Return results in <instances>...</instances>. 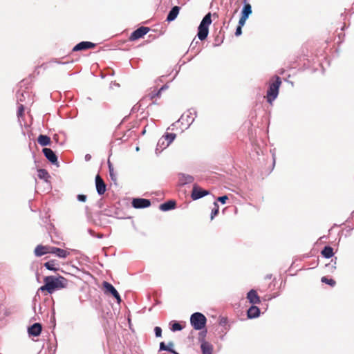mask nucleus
<instances>
[{"label": "nucleus", "instance_id": "nucleus-1", "mask_svg": "<svg viewBox=\"0 0 354 354\" xmlns=\"http://www.w3.org/2000/svg\"><path fill=\"white\" fill-rule=\"evenodd\" d=\"M44 285L40 287L39 290H46L49 294L66 287L68 283L67 279L62 276H47L44 279Z\"/></svg>", "mask_w": 354, "mask_h": 354}, {"label": "nucleus", "instance_id": "nucleus-2", "mask_svg": "<svg viewBox=\"0 0 354 354\" xmlns=\"http://www.w3.org/2000/svg\"><path fill=\"white\" fill-rule=\"evenodd\" d=\"M274 77L275 80L273 82L270 83L267 91V102L270 104H272L277 97L279 87L281 84V78L279 76L275 75Z\"/></svg>", "mask_w": 354, "mask_h": 354}, {"label": "nucleus", "instance_id": "nucleus-3", "mask_svg": "<svg viewBox=\"0 0 354 354\" xmlns=\"http://www.w3.org/2000/svg\"><path fill=\"white\" fill-rule=\"evenodd\" d=\"M190 322L195 330L203 329L206 324L207 319L201 313H194L191 315Z\"/></svg>", "mask_w": 354, "mask_h": 354}, {"label": "nucleus", "instance_id": "nucleus-4", "mask_svg": "<svg viewBox=\"0 0 354 354\" xmlns=\"http://www.w3.org/2000/svg\"><path fill=\"white\" fill-rule=\"evenodd\" d=\"M196 117V111L194 109H190L182 115L179 120L181 121L182 124L186 122L187 127H189L194 121Z\"/></svg>", "mask_w": 354, "mask_h": 354}, {"label": "nucleus", "instance_id": "nucleus-5", "mask_svg": "<svg viewBox=\"0 0 354 354\" xmlns=\"http://www.w3.org/2000/svg\"><path fill=\"white\" fill-rule=\"evenodd\" d=\"M131 203L136 209L146 208L151 205L150 200L142 198H133Z\"/></svg>", "mask_w": 354, "mask_h": 354}, {"label": "nucleus", "instance_id": "nucleus-6", "mask_svg": "<svg viewBox=\"0 0 354 354\" xmlns=\"http://www.w3.org/2000/svg\"><path fill=\"white\" fill-rule=\"evenodd\" d=\"M149 31V28L141 26L134 30L130 36V39L134 41L142 37Z\"/></svg>", "mask_w": 354, "mask_h": 354}, {"label": "nucleus", "instance_id": "nucleus-7", "mask_svg": "<svg viewBox=\"0 0 354 354\" xmlns=\"http://www.w3.org/2000/svg\"><path fill=\"white\" fill-rule=\"evenodd\" d=\"M45 157L53 165H58L57 156L50 148H44L42 150Z\"/></svg>", "mask_w": 354, "mask_h": 354}, {"label": "nucleus", "instance_id": "nucleus-8", "mask_svg": "<svg viewBox=\"0 0 354 354\" xmlns=\"http://www.w3.org/2000/svg\"><path fill=\"white\" fill-rule=\"evenodd\" d=\"M95 187L99 195H102L106 192V185L99 174L95 176Z\"/></svg>", "mask_w": 354, "mask_h": 354}, {"label": "nucleus", "instance_id": "nucleus-9", "mask_svg": "<svg viewBox=\"0 0 354 354\" xmlns=\"http://www.w3.org/2000/svg\"><path fill=\"white\" fill-rule=\"evenodd\" d=\"M208 194V191L199 188L197 186H194L191 196L193 200H198Z\"/></svg>", "mask_w": 354, "mask_h": 354}, {"label": "nucleus", "instance_id": "nucleus-10", "mask_svg": "<svg viewBox=\"0 0 354 354\" xmlns=\"http://www.w3.org/2000/svg\"><path fill=\"white\" fill-rule=\"evenodd\" d=\"M95 46V44L92 43L91 41H81L76 44L73 48V51H80V50H84L90 48H93Z\"/></svg>", "mask_w": 354, "mask_h": 354}, {"label": "nucleus", "instance_id": "nucleus-11", "mask_svg": "<svg viewBox=\"0 0 354 354\" xmlns=\"http://www.w3.org/2000/svg\"><path fill=\"white\" fill-rule=\"evenodd\" d=\"M50 253L54 254L57 257L62 259L66 258L69 255V252L64 249L50 246Z\"/></svg>", "mask_w": 354, "mask_h": 354}, {"label": "nucleus", "instance_id": "nucleus-12", "mask_svg": "<svg viewBox=\"0 0 354 354\" xmlns=\"http://www.w3.org/2000/svg\"><path fill=\"white\" fill-rule=\"evenodd\" d=\"M41 330V324L39 323H35L28 327V332L30 335L37 337L40 335Z\"/></svg>", "mask_w": 354, "mask_h": 354}, {"label": "nucleus", "instance_id": "nucleus-13", "mask_svg": "<svg viewBox=\"0 0 354 354\" xmlns=\"http://www.w3.org/2000/svg\"><path fill=\"white\" fill-rule=\"evenodd\" d=\"M247 299L252 304H259L261 302L259 296L255 290H250L247 294Z\"/></svg>", "mask_w": 354, "mask_h": 354}, {"label": "nucleus", "instance_id": "nucleus-14", "mask_svg": "<svg viewBox=\"0 0 354 354\" xmlns=\"http://www.w3.org/2000/svg\"><path fill=\"white\" fill-rule=\"evenodd\" d=\"M50 247L48 245H38L35 248V255L36 257H41L46 254L50 253Z\"/></svg>", "mask_w": 354, "mask_h": 354}, {"label": "nucleus", "instance_id": "nucleus-15", "mask_svg": "<svg viewBox=\"0 0 354 354\" xmlns=\"http://www.w3.org/2000/svg\"><path fill=\"white\" fill-rule=\"evenodd\" d=\"M201 349L202 354H212L213 346L209 342L203 339L201 341Z\"/></svg>", "mask_w": 354, "mask_h": 354}, {"label": "nucleus", "instance_id": "nucleus-16", "mask_svg": "<svg viewBox=\"0 0 354 354\" xmlns=\"http://www.w3.org/2000/svg\"><path fill=\"white\" fill-rule=\"evenodd\" d=\"M179 6H175L172 7L167 15V21L171 22L175 20L179 13Z\"/></svg>", "mask_w": 354, "mask_h": 354}, {"label": "nucleus", "instance_id": "nucleus-17", "mask_svg": "<svg viewBox=\"0 0 354 354\" xmlns=\"http://www.w3.org/2000/svg\"><path fill=\"white\" fill-rule=\"evenodd\" d=\"M259 315H260L259 308L256 306H254V305L250 306L247 311L248 317L250 319L257 318L259 316Z\"/></svg>", "mask_w": 354, "mask_h": 354}, {"label": "nucleus", "instance_id": "nucleus-18", "mask_svg": "<svg viewBox=\"0 0 354 354\" xmlns=\"http://www.w3.org/2000/svg\"><path fill=\"white\" fill-rule=\"evenodd\" d=\"M176 207V202L175 201L170 200L164 203H162L159 208L161 211L167 212L171 209H174Z\"/></svg>", "mask_w": 354, "mask_h": 354}, {"label": "nucleus", "instance_id": "nucleus-19", "mask_svg": "<svg viewBox=\"0 0 354 354\" xmlns=\"http://www.w3.org/2000/svg\"><path fill=\"white\" fill-rule=\"evenodd\" d=\"M102 285H103V288L104 289V292L106 294H110L113 297L114 295H115L118 293L117 290L110 283H109L107 281H104Z\"/></svg>", "mask_w": 354, "mask_h": 354}, {"label": "nucleus", "instance_id": "nucleus-20", "mask_svg": "<svg viewBox=\"0 0 354 354\" xmlns=\"http://www.w3.org/2000/svg\"><path fill=\"white\" fill-rule=\"evenodd\" d=\"M243 2L244 5L241 10V16L248 18L252 12V6L250 3H247V0H243Z\"/></svg>", "mask_w": 354, "mask_h": 354}, {"label": "nucleus", "instance_id": "nucleus-21", "mask_svg": "<svg viewBox=\"0 0 354 354\" xmlns=\"http://www.w3.org/2000/svg\"><path fill=\"white\" fill-rule=\"evenodd\" d=\"M209 33V28L199 26L198 28V37L200 40L205 39Z\"/></svg>", "mask_w": 354, "mask_h": 354}, {"label": "nucleus", "instance_id": "nucleus-22", "mask_svg": "<svg viewBox=\"0 0 354 354\" xmlns=\"http://www.w3.org/2000/svg\"><path fill=\"white\" fill-rule=\"evenodd\" d=\"M169 145L167 142V141L165 140V139L163 138V137L162 136L158 143H157V146H156V153L158 154V153H160L163 149H166Z\"/></svg>", "mask_w": 354, "mask_h": 354}, {"label": "nucleus", "instance_id": "nucleus-23", "mask_svg": "<svg viewBox=\"0 0 354 354\" xmlns=\"http://www.w3.org/2000/svg\"><path fill=\"white\" fill-rule=\"evenodd\" d=\"M37 142L40 145L43 147L50 145L51 142L50 137L43 134H41L38 136Z\"/></svg>", "mask_w": 354, "mask_h": 354}, {"label": "nucleus", "instance_id": "nucleus-24", "mask_svg": "<svg viewBox=\"0 0 354 354\" xmlns=\"http://www.w3.org/2000/svg\"><path fill=\"white\" fill-rule=\"evenodd\" d=\"M179 180H180V182L181 184L186 185V184L192 183L194 181V178L191 175L180 174Z\"/></svg>", "mask_w": 354, "mask_h": 354}, {"label": "nucleus", "instance_id": "nucleus-25", "mask_svg": "<svg viewBox=\"0 0 354 354\" xmlns=\"http://www.w3.org/2000/svg\"><path fill=\"white\" fill-rule=\"evenodd\" d=\"M321 254L326 259L331 258L334 255L333 249L332 247L326 245L323 248Z\"/></svg>", "mask_w": 354, "mask_h": 354}, {"label": "nucleus", "instance_id": "nucleus-26", "mask_svg": "<svg viewBox=\"0 0 354 354\" xmlns=\"http://www.w3.org/2000/svg\"><path fill=\"white\" fill-rule=\"evenodd\" d=\"M211 23H212L211 13L209 12L205 15V17L202 19L199 26L209 28V26L211 24Z\"/></svg>", "mask_w": 354, "mask_h": 354}, {"label": "nucleus", "instance_id": "nucleus-27", "mask_svg": "<svg viewBox=\"0 0 354 354\" xmlns=\"http://www.w3.org/2000/svg\"><path fill=\"white\" fill-rule=\"evenodd\" d=\"M37 173L38 178L40 179L47 180V179L50 177L48 171L44 169H38Z\"/></svg>", "mask_w": 354, "mask_h": 354}, {"label": "nucleus", "instance_id": "nucleus-28", "mask_svg": "<svg viewBox=\"0 0 354 354\" xmlns=\"http://www.w3.org/2000/svg\"><path fill=\"white\" fill-rule=\"evenodd\" d=\"M162 137L170 145L176 138V135L174 133H166Z\"/></svg>", "mask_w": 354, "mask_h": 354}, {"label": "nucleus", "instance_id": "nucleus-29", "mask_svg": "<svg viewBox=\"0 0 354 354\" xmlns=\"http://www.w3.org/2000/svg\"><path fill=\"white\" fill-rule=\"evenodd\" d=\"M170 324H171V330L174 332L179 331L183 329V326H181V324L176 321L171 322Z\"/></svg>", "mask_w": 354, "mask_h": 354}, {"label": "nucleus", "instance_id": "nucleus-30", "mask_svg": "<svg viewBox=\"0 0 354 354\" xmlns=\"http://www.w3.org/2000/svg\"><path fill=\"white\" fill-rule=\"evenodd\" d=\"M44 266L46 269L52 271H56L57 269L55 268V261H49L44 263Z\"/></svg>", "mask_w": 354, "mask_h": 354}, {"label": "nucleus", "instance_id": "nucleus-31", "mask_svg": "<svg viewBox=\"0 0 354 354\" xmlns=\"http://www.w3.org/2000/svg\"><path fill=\"white\" fill-rule=\"evenodd\" d=\"M321 281L322 283L328 284L329 286H330L332 287H333L336 283L335 280H333V279H328L326 277H322Z\"/></svg>", "mask_w": 354, "mask_h": 354}, {"label": "nucleus", "instance_id": "nucleus-32", "mask_svg": "<svg viewBox=\"0 0 354 354\" xmlns=\"http://www.w3.org/2000/svg\"><path fill=\"white\" fill-rule=\"evenodd\" d=\"M214 207L212 209L211 212V220H213L214 218L218 214V205L217 202L214 203Z\"/></svg>", "mask_w": 354, "mask_h": 354}, {"label": "nucleus", "instance_id": "nucleus-33", "mask_svg": "<svg viewBox=\"0 0 354 354\" xmlns=\"http://www.w3.org/2000/svg\"><path fill=\"white\" fill-rule=\"evenodd\" d=\"M336 260L337 258L332 259L330 263L326 265V267L328 269L329 271L333 272L336 268Z\"/></svg>", "mask_w": 354, "mask_h": 354}, {"label": "nucleus", "instance_id": "nucleus-34", "mask_svg": "<svg viewBox=\"0 0 354 354\" xmlns=\"http://www.w3.org/2000/svg\"><path fill=\"white\" fill-rule=\"evenodd\" d=\"M108 164H109V170L110 177L111 178L112 180L115 181V180H116V176L114 174L113 167L109 161L108 162Z\"/></svg>", "mask_w": 354, "mask_h": 354}, {"label": "nucleus", "instance_id": "nucleus-35", "mask_svg": "<svg viewBox=\"0 0 354 354\" xmlns=\"http://www.w3.org/2000/svg\"><path fill=\"white\" fill-rule=\"evenodd\" d=\"M167 346V349H166V351H168L172 354H178V352H176L174 349H173L174 343L172 342H168Z\"/></svg>", "mask_w": 354, "mask_h": 354}, {"label": "nucleus", "instance_id": "nucleus-36", "mask_svg": "<svg viewBox=\"0 0 354 354\" xmlns=\"http://www.w3.org/2000/svg\"><path fill=\"white\" fill-rule=\"evenodd\" d=\"M154 333L156 337H160L162 336V328L159 326L154 328Z\"/></svg>", "mask_w": 354, "mask_h": 354}, {"label": "nucleus", "instance_id": "nucleus-37", "mask_svg": "<svg viewBox=\"0 0 354 354\" xmlns=\"http://www.w3.org/2000/svg\"><path fill=\"white\" fill-rule=\"evenodd\" d=\"M248 18L247 17H244L243 16H241L240 19H239V26H241L243 27L245 24V21L246 20L248 19Z\"/></svg>", "mask_w": 354, "mask_h": 354}, {"label": "nucleus", "instance_id": "nucleus-38", "mask_svg": "<svg viewBox=\"0 0 354 354\" xmlns=\"http://www.w3.org/2000/svg\"><path fill=\"white\" fill-rule=\"evenodd\" d=\"M24 111V106L22 104H20L18 107L17 115L18 117L22 116Z\"/></svg>", "mask_w": 354, "mask_h": 354}, {"label": "nucleus", "instance_id": "nucleus-39", "mask_svg": "<svg viewBox=\"0 0 354 354\" xmlns=\"http://www.w3.org/2000/svg\"><path fill=\"white\" fill-rule=\"evenodd\" d=\"M77 199L80 202H86L87 196L84 194H78L77 196Z\"/></svg>", "mask_w": 354, "mask_h": 354}, {"label": "nucleus", "instance_id": "nucleus-40", "mask_svg": "<svg viewBox=\"0 0 354 354\" xmlns=\"http://www.w3.org/2000/svg\"><path fill=\"white\" fill-rule=\"evenodd\" d=\"M227 199H228V197L226 195H225V196H219L217 198V201L221 202L222 204H225Z\"/></svg>", "mask_w": 354, "mask_h": 354}, {"label": "nucleus", "instance_id": "nucleus-41", "mask_svg": "<svg viewBox=\"0 0 354 354\" xmlns=\"http://www.w3.org/2000/svg\"><path fill=\"white\" fill-rule=\"evenodd\" d=\"M242 34V27L241 26H237L236 31H235V35L236 37L240 36Z\"/></svg>", "mask_w": 354, "mask_h": 354}, {"label": "nucleus", "instance_id": "nucleus-42", "mask_svg": "<svg viewBox=\"0 0 354 354\" xmlns=\"http://www.w3.org/2000/svg\"><path fill=\"white\" fill-rule=\"evenodd\" d=\"M166 349H167V346L165 344V342H160V343L159 350L160 351H166Z\"/></svg>", "mask_w": 354, "mask_h": 354}, {"label": "nucleus", "instance_id": "nucleus-43", "mask_svg": "<svg viewBox=\"0 0 354 354\" xmlns=\"http://www.w3.org/2000/svg\"><path fill=\"white\" fill-rule=\"evenodd\" d=\"M24 94L25 93H17V100L20 101V102H22L24 100V97H25Z\"/></svg>", "mask_w": 354, "mask_h": 354}, {"label": "nucleus", "instance_id": "nucleus-44", "mask_svg": "<svg viewBox=\"0 0 354 354\" xmlns=\"http://www.w3.org/2000/svg\"><path fill=\"white\" fill-rule=\"evenodd\" d=\"M113 297L117 300V302L120 304L122 301L120 294L118 292Z\"/></svg>", "mask_w": 354, "mask_h": 354}, {"label": "nucleus", "instance_id": "nucleus-45", "mask_svg": "<svg viewBox=\"0 0 354 354\" xmlns=\"http://www.w3.org/2000/svg\"><path fill=\"white\" fill-rule=\"evenodd\" d=\"M50 63H57V64H66L67 62H61L60 61L57 60V59H53L52 60L51 62H50Z\"/></svg>", "mask_w": 354, "mask_h": 354}, {"label": "nucleus", "instance_id": "nucleus-46", "mask_svg": "<svg viewBox=\"0 0 354 354\" xmlns=\"http://www.w3.org/2000/svg\"><path fill=\"white\" fill-rule=\"evenodd\" d=\"M227 318H224V317H223V318L221 319V321H220V324H221V325H225V324H227Z\"/></svg>", "mask_w": 354, "mask_h": 354}, {"label": "nucleus", "instance_id": "nucleus-47", "mask_svg": "<svg viewBox=\"0 0 354 354\" xmlns=\"http://www.w3.org/2000/svg\"><path fill=\"white\" fill-rule=\"evenodd\" d=\"M91 158V156L90 154L85 155L84 159L86 161H89Z\"/></svg>", "mask_w": 354, "mask_h": 354}, {"label": "nucleus", "instance_id": "nucleus-48", "mask_svg": "<svg viewBox=\"0 0 354 354\" xmlns=\"http://www.w3.org/2000/svg\"><path fill=\"white\" fill-rule=\"evenodd\" d=\"M167 88H168V86H167V85H163V86L160 88V90L162 91H164V90L167 89Z\"/></svg>", "mask_w": 354, "mask_h": 354}, {"label": "nucleus", "instance_id": "nucleus-49", "mask_svg": "<svg viewBox=\"0 0 354 354\" xmlns=\"http://www.w3.org/2000/svg\"><path fill=\"white\" fill-rule=\"evenodd\" d=\"M162 91H160V89L156 93V95L157 97H159L160 93H161Z\"/></svg>", "mask_w": 354, "mask_h": 354}, {"label": "nucleus", "instance_id": "nucleus-50", "mask_svg": "<svg viewBox=\"0 0 354 354\" xmlns=\"http://www.w3.org/2000/svg\"><path fill=\"white\" fill-rule=\"evenodd\" d=\"M157 97V96L156 95V93H152V94H151V98L152 99V98H153V97Z\"/></svg>", "mask_w": 354, "mask_h": 354}, {"label": "nucleus", "instance_id": "nucleus-51", "mask_svg": "<svg viewBox=\"0 0 354 354\" xmlns=\"http://www.w3.org/2000/svg\"><path fill=\"white\" fill-rule=\"evenodd\" d=\"M88 232H89V233H90L91 235H93V231H92L91 230H88Z\"/></svg>", "mask_w": 354, "mask_h": 354}, {"label": "nucleus", "instance_id": "nucleus-52", "mask_svg": "<svg viewBox=\"0 0 354 354\" xmlns=\"http://www.w3.org/2000/svg\"><path fill=\"white\" fill-rule=\"evenodd\" d=\"M102 236H103V235H102V234H99V235L97 236V237H98V238H102Z\"/></svg>", "mask_w": 354, "mask_h": 354}, {"label": "nucleus", "instance_id": "nucleus-53", "mask_svg": "<svg viewBox=\"0 0 354 354\" xmlns=\"http://www.w3.org/2000/svg\"><path fill=\"white\" fill-rule=\"evenodd\" d=\"M138 150H139V147H136V151H138Z\"/></svg>", "mask_w": 354, "mask_h": 354}, {"label": "nucleus", "instance_id": "nucleus-54", "mask_svg": "<svg viewBox=\"0 0 354 354\" xmlns=\"http://www.w3.org/2000/svg\"><path fill=\"white\" fill-rule=\"evenodd\" d=\"M178 354H179V353H178Z\"/></svg>", "mask_w": 354, "mask_h": 354}]
</instances>
